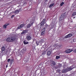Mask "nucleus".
<instances>
[{
	"label": "nucleus",
	"mask_w": 76,
	"mask_h": 76,
	"mask_svg": "<svg viewBox=\"0 0 76 76\" xmlns=\"http://www.w3.org/2000/svg\"><path fill=\"white\" fill-rule=\"evenodd\" d=\"M10 61V58H9V59H8L7 62H9V61Z\"/></svg>",
	"instance_id": "nucleus-29"
},
{
	"label": "nucleus",
	"mask_w": 76,
	"mask_h": 76,
	"mask_svg": "<svg viewBox=\"0 0 76 76\" xmlns=\"http://www.w3.org/2000/svg\"><path fill=\"white\" fill-rule=\"evenodd\" d=\"M72 15L73 16H75V15H76V12H73L72 14Z\"/></svg>",
	"instance_id": "nucleus-26"
},
{
	"label": "nucleus",
	"mask_w": 76,
	"mask_h": 76,
	"mask_svg": "<svg viewBox=\"0 0 76 76\" xmlns=\"http://www.w3.org/2000/svg\"><path fill=\"white\" fill-rule=\"evenodd\" d=\"M72 34H69L65 37V38H69V37H72Z\"/></svg>",
	"instance_id": "nucleus-8"
},
{
	"label": "nucleus",
	"mask_w": 76,
	"mask_h": 76,
	"mask_svg": "<svg viewBox=\"0 0 76 76\" xmlns=\"http://www.w3.org/2000/svg\"><path fill=\"white\" fill-rule=\"evenodd\" d=\"M21 11H22V8H20L18 10H15L14 11V13L15 14H18L19 12H21Z\"/></svg>",
	"instance_id": "nucleus-5"
},
{
	"label": "nucleus",
	"mask_w": 76,
	"mask_h": 76,
	"mask_svg": "<svg viewBox=\"0 0 76 76\" xmlns=\"http://www.w3.org/2000/svg\"><path fill=\"white\" fill-rule=\"evenodd\" d=\"M45 54V52H44L42 54V55H44V54Z\"/></svg>",
	"instance_id": "nucleus-30"
},
{
	"label": "nucleus",
	"mask_w": 76,
	"mask_h": 76,
	"mask_svg": "<svg viewBox=\"0 0 76 76\" xmlns=\"http://www.w3.org/2000/svg\"><path fill=\"white\" fill-rule=\"evenodd\" d=\"M60 58V56H56V58L57 60L58 59V58Z\"/></svg>",
	"instance_id": "nucleus-20"
},
{
	"label": "nucleus",
	"mask_w": 76,
	"mask_h": 76,
	"mask_svg": "<svg viewBox=\"0 0 76 76\" xmlns=\"http://www.w3.org/2000/svg\"><path fill=\"white\" fill-rule=\"evenodd\" d=\"M41 42H42L43 41H44V40L42 39L41 40Z\"/></svg>",
	"instance_id": "nucleus-35"
},
{
	"label": "nucleus",
	"mask_w": 76,
	"mask_h": 76,
	"mask_svg": "<svg viewBox=\"0 0 76 76\" xmlns=\"http://www.w3.org/2000/svg\"><path fill=\"white\" fill-rule=\"evenodd\" d=\"M39 43H40L39 42L37 41L36 42V44H37V45H39Z\"/></svg>",
	"instance_id": "nucleus-24"
},
{
	"label": "nucleus",
	"mask_w": 76,
	"mask_h": 76,
	"mask_svg": "<svg viewBox=\"0 0 76 76\" xmlns=\"http://www.w3.org/2000/svg\"><path fill=\"white\" fill-rule=\"evenodd\" d=\"M17 39L16 37H15V35H13L7 38L6 40L7 42H14L15 43H16V42H17V41H16Z\"/></svg>",
	"instance_id": "nucleus-1"
},
{
	"label": "nucleus",
	"mask_w": 76,
	"mask_h": 76,
	"mask_svg": "<svg viewBox=\"0 0 76 76\" xmlns=\"http://www.w3.org/2000/svg\"><path fill=\"white\" fill-rule=\"evenodd\" d=\"M54 5V3H53L49 6V7H52V6H53Z\"/></svg>",
	"instance_id": "nucleus-19"
},
{
	"label": "nucleus",
	"mask_w": 76,
	"mask_h": 76,
	"mask_svg": "<svg viewBox=\"0 0 76 76\" xmlns=\"http://www.w3.org/2000/svg\"><path fill=\"white\" fill-rule=\"evenodd\" d=\"M27 41H30L32 39V37L30 35H28L27 37Z\"/></svg>",
	"instance_id": "nucleus-7"
},
{
	"label": "nucleus",
	"mask_w": 76,
	"mask_h": 76,
	"mask_svg": "<svg viewBox=\"0 0 76 76\" xmlns=\"http://www.w3.org/2000/svg\"><path fill=\"white\" fill-rule=\"evenodd\" d=\"M46 31L45 28H43L42 30V32L41 33V36H44L45 35V34Z\"/></svg>",
	"instance_id": "nucleus-2"
},
{
	"label": "nucleus",
	"mask_w": 76,
	"mask_h": 76,
	"mask_svg": "<svg viewBox=\"0 0 76 76\" xmlns=\"http://www.w3.org/2000/svg\"><path fill=\"white\" fill-rule=\"evenodd\" d=\"M9 25V24L8 23H6L3 26L4 29H6V28H7V26H8Z\"/></svg>",
	"instance_id": "nucleus-11"
},
{
	"label": "nucleus",
	"mask_w": 76,
	"mask_h": 76,
	"mask_svg": "<svg viewBox=\"0 0 76 76\" xmlns=\"http://www.w3.org/2000/svg\"><path fill=\"white\" fill-rule=\"evenodd\" d=\"M34 20H32V19H31V22H32V23L30 24V23H28L27 25V28H30L32 25H33V23H34Z\"/></svg>",
	"instance_id": "nucleus-3"
},
{
	"label": "nucleus",
	"mask_w": 76,
	"mask_h": 76,
	"mask_svg": "<svg viewBox=\"0 0 76 76\" xmlns=\"http://www.w3.org/2000/svg\"><path fill=\"white\" fill-rule=\"evenodd\" d=\"M53 46L54 47H56V46H57V45L56 44H54Z\"/></svg>",
	"instance_id": "nucleus-32"
},
{
	"label": "nucleus",
	"mask_w": 76,
	"mask_h": 76,
	"mask_svg": "<svg viewBox=\"0 0 76 76\" xmlns=\"http://www.w3.org/2000/svg\"><path fill=\"white\" fill-rule=\"evenodd\" d=\"M13 60H14V59L13 58L11 59V60L10 61V65H11V64H13Z\"/></svg>",
	"instance_id": "nucleus-14"
},
{
	"label": "nucleus",
	"mask_w": 76,
	"mask_h": 76,
	"mask_svg": "<svg viewBox=\"0 0 76 76\" xmlns=\"http://www.w3.org/2000/svg\"><path fill=\"white\" fill-rule=\"evenodd\" d=\"M33 76H35V75H33Z\"/></svg>",
	"instance_id": "nucleus-40"
},
{
	"label": "nucleus",
	"mask_w": 76,
	"mask_h": 76,
	"mask_svg": "<svg viewBox=\"0 0 76 76\" xmlns=\"http://www.w3.org/2000/svg\"><path fill=\"white\" fill-rule=\"evenodd\" d=\"M47 27H48V25L46 24V25H45V28H47Z\"/></svg>",
	"instance_id": "nucleus-28"
},
{
	"label": "nucleus",
	"mask_w": 76,
	"mask_h": 76,
	"mask_svg": "<svg viewBox=\"0 0 76 76\" xmlns=\"http://www.w3.org/2000/svg\"><path fill=\"white\" fill-rule=\"evenodd\" d=\"M25 0V1H28V0Z\"/></svg>",
	"instance_id": "nucleus-38"
},
{
	"label": "nucleus",
	"mask_w": 76,
	"mask_h": 76,
	"mask_svg": "<svg viewBox=\"0 0 76 76\" xmlns=\"http://www.w3.org/2000/svg\"><path fill=\"white\" fill-rule=\"evenodd\" d=\"M73 69V68H72V66L70 67H67L66 69V70L67 72H68L69 71H70V70H72Z\"/></svg>",
	"instance_id": "nucleus-10"
},
{
	"label": "nucleus",
	"mask_w": 76,
	"mask_h": 76,
	"mask_svg": "<svg viewBox=\"0 0 76 76\" xmlns=\"http://www.w3.org/2000/svg\"><path fill=\"white\" fill-rule=\"evenodd\" d=\"M21 53H22L23 54H24V53L25 52H26V50H21Z\"/></svg>",
	"instance_id": "nucleus-23"
},
{
	"label": "nucleus",
	"mask_w": 76,
	"mask_h": 76,
	"mask_svg": "<svg viewBox=\"0 0 76 76\" xmlns=\"http://www.w3.org/2000/svg\"><path fill=\"white\" fill-rule=\"evenodd\" d=\"M27 30H24L22 32L21 34H26V33H27Z\"/></svg>",
	"instance_id": "nucleus-13"
},
{
	"label": "nucleus",
	"mask_w": 76,
	"mask_h": 76,
	"mask_svg": "<svg viewBox=\"0 0 76 76\" xmlns=\"http://www.w3.org/2000/svg\"><path fill=\"white\" fill-rule=\"evenodd\" d=\"M44 24H45L44 23L42 22V23H40V26H43Z\"/></svg>",
	"instance_id": "nucleus-22"
},
{
	"label": "nucleus",
	"mask_w": 76,
	"mask_h": 76,
	"mask_svg": "<svg viewBox=\"0 0 76 76\" xmlns=\"http://www.w3.org/2000/svg\"><path fill=\"white\" fill-rule=\"evenodd\" d=\"M61 67V64H59L58 65H56V69H58L60 68Z\"/></svg>",
	"instance_id": "nucleus-12"
},
{
	"label": "nucleus",
	"mask_w": 76,
	"mask_h": 76,
	"mask_svg": "<svg viewBox=\"0 0 76 76\" xmlns=\"http://www.w3.org/2000/svg\"><path fill=\"white\" fill-rule=\"evenodd\" d=\"M72 51H73V50L69 49L66 50L65 52L66 53H71Z\"/></svg>",
	"instance_id": "nucleus-9"
},
{
	"label": "nucleus",
	"mask_w": 76,
	"mask_h": 76,
	"mask_svg": "<svg viewBox=\"0 0 76 76\" xmlns=\"http://www.w3.org/2000/svg\"><path fill=\"white\" fill-rule=\"evenodd\" d=\"M31 3V2H29V3Z\"/></svg>",
	"instance_id": "nucleus-39"
},
{
	"label": "nucleus",
	"mask_w": 76,
	"mask_h": 76,
	"mask_svg": "<svg viewBox=\"0 0 76 76\" xmlns=\"http://www.w3.org/2000/svg\"><path fill=\"white\" fill-rule=\"evenodd\" d=\"M48 0H45V1H47Z\"/></svg>",
	"instance_id": "nucleus-37"
},
{
	"label": "nucleus",
	"mask_w": 76,
	"mask_h": 76,
	"mask_svg": "<svg viewBox=\"0 0 76 76\" xmlns=\"http://www.w3.org/2000/svg\"><path fill=\"white\" fill-rule=\"evenodd\" d=\"M51 51H49L47 53V55L48 56H50L51 55Z\"/></svg>",
	"instance_id": "nucleus-16"
},
{
	"label": "nucleus",
	"mask_w": 76,
	"mask_h": 76,
	"mask_svg": "<svg viewBox=\"0 0 76 76\" xmlns=\"http://www.w3.org/2000/svg\"><path fill=\"white\" fill-rule=\"evenodd\" d=\"M74 52L75 53H76V49H75L74 50Z\"/></svg>",
	"instance_id": "nucleus-33"
},
{
	"label": "nucleus",
	"mask_w": 76,
	"mask_h": 76,
	"mask_svg": "<svg viewBox=\"0 0 76 76\" xmlns=\"http://www.w3.org/2000/svg\"><path fill=\"white\" fill-rule=\"evenodd\" d=\"M57 72H60V69H58L57 70H56Z\"/></svg>",
	"instance_id": "nucleus-31"
},
{
	"label": "nucleus",
	"mask_w": 76,
	"mask_h": 76,
	"mask_svg": "<svg viewBox=\"0 0 76 76\" xmlns=\"http://www.w3.org/2000/svg\"><path fill=\"white\" fill-rule=\"evenodd\" d=\"M45 20H45V19H44L42 22L45 24Z\"/></svg>",
	"instance_id": "nucleus-21"
},
{
	"label": "nucleus",
	"mask_w": 76,
	"mask_h": 76,
	"mask_svg": "<svg viewBox=\"0 0 76 76\" xmlns=\"http://www.w3.org/2000/svg\"><path fill=\"white\" fill-rule=\"evenodd\" d=\"M65 16L64 14H62L61 16L59 18L60 21H62V20L64 19V18H65Z\"/></svg>",
	"instance_id": "nucleus-4"
},
{
	"label": "nucleus",
	"mask_w": 76,
	"mask_h": 76,
	"mask_svg": "<svg viewBox=\"0 0 76 76\" xmlns=\"http://www.w3.org/2000/svg\"><path fill=\"white\" fill-rule=\"evenodd\" d=\"M14 16V15H12L11 16V17L12 18H13V17Z\"/></svg>",
	"instance_id": "nucleus-34"
},
{
	"label": "nucleus",
	"mask_w": 76,
	"mask_h": 76,
	"mask_svg": "<svg viewBox=\"0 0 76 76\" xmlns=\"http://www.w3.org/2000/svg\"><path fill=\"white\" fill-rule=\"evenodd\" d=\"M1 50L2 51H4V50H5V48L4 46H2L1 47Z\"/></svg>",
	"instance_id": "nucleus-17"
},
{
	"label": "nucleus",
	"mask_w": 76,
	"mask_h": 76,
	"mask_svg": "<svg viewBox=\"0 0 76 76\" xmlns=\"http://www.w3.org/2000/svg\"><path fill=\"white\" fill-rule=\"evenodd\" d=\"M23 44H25V45H27L28 44V42H25V41H24L23 42Z\"/></svg>",
	"instance_id": "nucleus-18"
},
{
	"label": "nucleus",
	"mask_w": 76,
	"mask_h": 76,
	"mask_svg": "<svg viewBox=\"0 0 76 76\" xmlns=\"http://www.w3.org/2000/svg\"><path fill=\"white\" fill-rule=\"evenodd\" d=\"M64 4V2H62L61 4H60V5L61 6H63V4Z\"/></svg>",
	"instance_id": "nucleus-25"
},
{
	"label": "nucleus",
	"mask_w": 76,
	"mask_h": 76,
	"mask_svg": "<svg viewBox=\"0 0 76 76\" xmlns=\"http://www.w3.org/2000/svg\"><path fill=\"white\" fill-rule=\"evenodd\" d=\"M26 68L27 70H29V67L28 66H26Z\"/></svg>",
	"instance_id": "nucleus-27"
},
{
	"label": "nucleus",
	"mask_w": 76,
	"mask_h": 76,
	"mask_svg": "<svg viewBox=\"0 0 76 76\" xmlns=\"http://www.w3.org/2000/svg\"><path fill=\"white\" fill-rule=\"evenodd\" d=\"M25 26V24H20V25H19L18 26V29H21V28H22V27H23V26Z\"/></svg>",
	"instance_id": "nucleus-6"
},
{
	"label": "nucleus",
	"mask_w": 76,
	"mask_h": 76,
	"mask_svg": "<svg viewBox=\"0 0 76 76\" xmlns=\"http://www.w3.org/2000/svg\"><path fill=\"white\" fill-rule=\"evenodd\" d=\"M51 64H53V65H55L56 64V62L54 61H51L50 62Z\"/></svg>",
	"instance_id": "nucleus-15"
},
{
	"label": "nucleus",
	"mask_w": 76,
	"mask_h": 76,
	"mask_svg": "<svg viewBox=\"0 0 76 76\" xmlns=\"http://www.w3.org/2000/svg\"><path fill=\"white\" fill-rule=\"evenodd\" d=\"M7 66H8L7 65H6V68H7Z\"/></svg>",
	"instance_id": "nucleus-36"
}]
</instances>
